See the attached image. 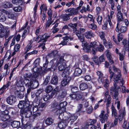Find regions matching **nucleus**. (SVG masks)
Masks as SVG:
<instances>
[{"instance_id":"1","label":"nucleus","mask_w":129,"mask_h":129,"mask_svg":"<svg viewBox=\"0 0 129 129\" xmlns=\"http://www.w3.org/2000/svg\"><path fill=\"white\" fill-rule=\"evenodd\" d=\"M83 49L85 52H88L90 51L91 48L92 49V53L95 54V51L102 52L104 50V47L99 42H91L89 44L84 42L82 44Z\"/></svg>"},{"instance_id":"2","label":"nucleus","mask_w":129,"mask_h":129,"mask_svg":"<svg viewBox=\"0 0 129 129\" xmlns=\"http://www.w3.org/2000/svg\"><path fill=\"white\" fill-rule=\"evenodd\" d=\"M58 67L59 70L60 71H63L62 74V76L63 77H65L66 76H68L70 73L69 68L67 67L65 63L64 62L63 59L60 58L58 61L57 64L52 65V68L53 70L56 69V66Z\"/></svg>"},{"instance_id":"3","label":"nucleus","mask_w":129,"mask_h":129,"mask_svg":"<svg viewBox=\"0 0 129 129\" xmlns=\"http://www.w3.org/2000/svg\"><path fill=\"white\" fill-rule=\"evenodd\" d=\"M113 69L115 72H117V73H116V76H115L113 78V81L115 83H118L119 82V80L121 82L120 84L121 86L122 91L123 93H125L126 92H128L129 91L128 90H125V88L124 86L123 85L124 83L122 79L121 78V75L120 74V70L118 69L115 67H113Z\"/></svg>"},{"instance_id":"4","label":"nucleus","mask_w":129,"mask_h":129,"mask_svg":"<svg viewBox=\"0 0 129 129\" xmlns=\"http://www.w3.org/2000/svg\"><path fill=\"white\" fill-rule=\"evenodd\" d=\"M67 104V103L66 101L61 102L59 104V106L60 109L57 110L55 113L56 114L59 115V118L60 119L62 120L63 119L64 114L66 113L65 112L66 109L65 107Z\"/></svg>"},{"instance_id":"5","label":"nucleus","mask_w":129,"mask_h":129,"mask_svg":"<svg viewBox=\"0 0 129 129\" xmlns=\"http://www.w3.org/2000/svg\"><path fill=\"white\" fill-rule=\"evenodd\" d=\"M48 61H47L46 59V63L44 64L43 69L44 70H43L42 67H41L37 69L36 70V68H34L33 70L35 72H39L41 75H44L45 73L50 71H53V69L52 68V66L51 68H47V67L48 65Z\"/></svg>"},{"instance_id":"6","label":"nucleus","mask_w":129,"mask_h":129,"mask_svg":"<svg viewBox=\"0 0 129 129\" xmlns=\"http://www.w3.org/2000/svg\"><path fill=\"white\" fill-rule=\"evenodd\" d=\"M10 34V30L8 28L6 27L3 28L2 27H0V38H2L5 36L6 38Z\"/></svg>"},{"instance_id":"7","label":"nucleus","mask_w":129,"mask_h":129,"mask_svg":"<svg viewBox=\"0 0 129 129\" xmlns=\"http://www.w3.org/2000/svg\"><path fill=\"white\" fill-rule=\"evenodd\" d=\"M120 88L119 87H117L116 84H114V87H111L110 89V92L113 95V98H116L118 95V90Z\"/></svg>"},{"instance_id":"8","label":"nucleus","mask_w":129,"mask_h":129,"mask_svg":"<svg viewBox=\"0 0 129 129\" xmlns=\"http://www.w3.org/2000/svg\"><path fill=\"white\" fill-rule=\"evenodd\" d=\"M86 94V93L84 92H76V91H74L73 92V100L75 101H78L82 98Z\"/></svg>"},{"instance_id":"9","label":"nucleus","mask_w":129,"mask_h":129,"mask_svg":"<svg viewBox=\"0 0 129 129\" xmlns=\"http://www.w3.org/2000/svg\"><path fill=\"white\" fill-rule=\"evenodd\" d=\"M108 108H107V113L104 115L105 112L102 110L101 111V114L100 115V119L102 123H105V121H107L109 117L108 114L109 113V111Z\"/></svg>"},{"instance_id":"10","label":"nucleus","mask_w":129,"mask_h":129,"mask_svg":"<svg viewBox=\"0 0 129 129\" xmlns=\"http://www.w3.org/2000/svg\"><path fill=\"white\" fill-rule=\"evenodd\" d=\"M26 102L25 103L24 101H20L18 105V107L20 109H23L28 107L29 105V101L26 100Z\"/></svg>"},{"instance_id":"11","label":"nucleus","mask_w":129,"mask_h":129,"mask_svg":"<svg viewBox=\"0 0 129 129\" xmlns=\"http://www.w3.org/2000/svg\"><path fill=\"white\" fill-rule=\"evenodd\" d=\"M16 97L13 95H10L6 99V101L8 104L12 105L16 101Z\"/></svg>"},{"instance_id":"12","label":"nucleus","mask_w":129,"mask_h":129,"mask_svg":"<svg viewBox=\"0 0 129 129\" xmlns=\"http://www.w3.org/2000/svg\"><path fill=\"white\" fill-rule=\"evenodd\" d=\"M21 113L24 115L26 118L29 117L32 113L31 111L28 107L22 110L21 111Z\"/></svg>"},{"instance_id":"13","label":"nucleus","mask_w":129,"mask_h":129,"mask_svg":"<svg viewBox=\"0 0 129 129\" xmlns=\"http://www.w3.org/2000/svg\"><path fill=\"white\" fill-rule=\"evenodd\" d=\"M96 120L95 119H88L87 121L86 125L84 127V129H88L89 125H93L96 123Z\"/></svg>"},{"instance_id":"14","label":"nucleus","mask_w":129,"mask_h":129,"mask_svg":"<svg viewBox=\"0 0 129 129\" xmlns=\"http://www.w3.org/2000/svg\"><path fill=\"white\" fill-rule=\"evenodd\" d=\"M125 114V107H123L121 108L119 111V114L118 116V119L120 121H121L123 119V117Z\"/></svg>"},{"instance_id":"15","label":"nucleus","mask_w":129,"mask_h":129,"mask_svg":"<svg viewBox=\"0 0 129 129\" xmlns=\"http://www.w3.org/2000/svg\"><path fill=\"white\" fill-rule=\"evenodd\" d=\"M50 36L48 35L47 34H44L42 36H41V38H40V40L38 41V42L41 41L42 40H44L43 43H42V45H45V42L49 38Z\"/></svg>"},{"instance_id":"16","label":"nucleus","mask_w":129,"mask_h":129,"mask_svg":"<svg viewBox=\"0 0 129 129\" xmlns=\"http://www.w3.org/2000/svg\"><path fill=\"white\" fill-rule=\"evenodd\" d=\"M114 14V12L111 11L110 12V15H107L106 17L107 21L109 22L110 26H112V24L111 21V19H112L113 18V15Z\"/></svg>"},{"instance_id":"17","label":"nucleus","mask_w":129,"mask_h":129,"mask_svg":"<svg viewBox=\"0 0 129 129\" xmlns=\"http://www.w3.org/2000/svg\"><path fill=\"white\" fill-rule=\"evenodd\" d=\"M63 79L61 83V86H66L71 79V78L68 76H66Z\"/></svg>"},{"instance_id":"18","label":"nucleus","mask_w":129,"mask_h":129,"mask_svg":"<svg viewBox=\"0 0 129 129\" xmlns=\"http://www.w3.org/2000/svg\"><path fill=\"white\" fill-rule=\"evenodd\" d=\"M100 80L103 84L104 87L107 89L109 86V80L106 78L104 77L102 78Z\"/></svg>"},{"instance_id":"19","label":"nucleus","mask_w":129,"mask_h":129,"mask_svg":"<svg viewBox=\"0 0 129 129\" xmlns=\"http://www.w3.org/2000/svg\"><path fill=\"white\" fill-rule=\"evenodd\" d=\"M105 54L109 60L110 63L111 64H112L114 63L112 59V57L111 53L108 50H107L105 52Z\"/></svg>"},{"instance_id":"20","label":"nucleus","mask_w":129,"mask_h":129,"mask_svg":"<svg viewBox=\"0 0 129 129\" xmlns=\"http://www.w3.org/2000/svg\"><path fill=\"white\" fill-rule=\"evenodd\" d=\"M32 82L33 81L31 79H25L23 81V82L25 84V86L27 87H31Z\"/></svg>"},{"instance_id":"21","label":"nucleus","mask_w":129,"mask_h":129,"mask_svg":"<svg viewBox=\"0 0 129 129\" xmlns=\"http://www.w3.org/2000/svg\"><path fill=\"white\" fill-rule=\"evenodd\" d=\"M67 121L66 120H62L61 122L58 123V127L60 128L65 127L67 125Z\"/></svg>"},{"instance_id":"22","label":"nucleus","mask_w":129,"mask_h":129,"mask_svg":"<svg viewBox=\"0 0 129 129\" xmlns=\"http://www.w3.org/2000/svg\"><path fill=\"white\" fill-rule=\"evenodd\" d=\"M11 52L10 50H7L4 58V59H5L6 61H8L11 58Z\"/></svg>"},{"instance_id":"23","label":"nucleus","mask_w":129,"mask_h":129,"mask_svg":"<svg viewBox=\"0 0 129 129\" xmlns=\"http://www.w3.org/2000/svg\"><path fill=\"white\" fill-rule=\"evenodd\" d=\"M11 125L13 127L17 128L20 126V123L19 121H14L11 122Z\"/></svg>"},{"instance_id":"24","label":"nucleus","mask_w":129,"mask_h":129,"mask_svg":"<svg viewBox=\"0 0 129 129\" xmlns=\"http://www.w3.org/2000/svg\"><path fill=\"white\" fill-rule=\"evenodd\" d=\"M11 83L10 81H8L7 82L6 84L4 85L0 89V90H1L3 91V92H4L6 88L8 89L9 87L11 85Z\"/></svg>"},{"instance_id":"25","label":"nucleus","mask_w":129,"mask_h":129,"mask_svg":"<svg viewBox=\"0 0 129 129\" xmlns=\"http://www.w3.org/2000/svg\"><path fill=\"white\" fill-rule=\"evenodd\" d=\"M88 86L87 84L85 83H83L79 85V88L81 90H83L87 89Z\"/></svg>"},{"instance_id":"26","label":"nucleus","mask_w":129,"mask_h":129,"mask_svg":"<svg viewBox=\"0 0 129 129\" xmlns=\"http://www.w3.org/2000/svg\"><path fill=\"white\" fill-rule=\"evenodd\" d=\"M10 116H7L0 114V119L3 121H6L10 119Z\"/></svg>"},{"instance_id":"27","label":"nucleus","mask_w":129,"mask_h":129,"mask_svg":"<svg viewBox=\"0 0 129 129\" xmlns=\"http://www.w3.org/2000/svg\"><path fill=\"white\" fill-rule=\"evenodd\" d=\"M86 38H90L93 37L94 34L91 31H88L86 32L84 34Z\"/></svg>"},{"instance_id":"28","label":"nucleus","mask_w":129,"mask_h":129,"mask_svg":"<svg viewBox=\"0 0 129 129\" xmlns=\"http://www.w3.org/2000/svg\"><path fill=\"white\" fill-rule=\"evenodd\" d=\"M82 72L81 70L79 68H76L75 70L74 74L75 76H79L81 75Z\"/></svg>"},{"instance_id":"29","label":"nucleus","mask_w":129,"mask_h":129,"mask_svg":"<svg viewBox=\"0 0 129 129\" xmlns=\"http://www.w3.org/2000/svg\"><path fill=\"white\" fill-rule=\"evenodd\" d=\"M103 44L106 47L108 48H112V44L110 42H107L105 39L103 40Z\"/></svg>"},{"instance_id":"30","label":"nucleus","mask_w":129,"mask_h":129,"mask_svg":"<svg viewBox=\"0 0 129 129\" xmlns=\"http://www.w3.org/2000/svg\"><path fill=\"white\" fill-rule=\"evenodd\" d=\"M63 41L61 42V43L59 44V45L62 44V45H66L67 44V42L68 41V40L70 37L66 36L65 37H63Z\"/></svg>"},{"instance_id":"31","label":"nucleus","mask_w":129,"mask_h":129,"mask_svg":"<svg viewBox=\"0 0 129 129\" xmlns=\"http://www.w3.org/2000/svg\"><path fill=\"white\" fill-rule=\"evenodd\" d=\"M32 109L34 112H35L38 110H42L40 109V108L38 106V105L35 104V103L33 104V106L32 107Z\"/></svg>"},{"instance_id":"32","label":"nucleus","mask_w":129,"mask_h":129,"mask_svg":"<svg viewBox=\"0 0 129 129\" xmlns=\"http://www.w3.org/2000/svg\"><path fill=\"white\" fill-rule=\"evenodd\" d=\"M54 120L51 118H48L45 121V123L48 125H51L54 122Z\"/></svg>"},{"instance_id":"33","label":"nucleus","mask_w":129,"mask_h":129,"mask_svg":"<svg viewBox=\"0 0 129 129\" xmlns=\"http://www.w3.org/2000/svg\"><path fill=\"white\" fill-rule=\"evenodd\" d=\"M3 5V7L5 8H9L12 7V5L9 2H4Z\"/></svg>"},{"instance_id":"34","label":"nucleus","mask_w":129,"mask_h":129,"mask_svg":"<svg viewBox=\"0 0 129 129\" xmlns=\"http://www.w3.org/2000/svg\"><path fill=\"white\" fill-rule=\"evenodd\" d=\"M40 9L41 10V13H42L43 10V12L45 13L47 10V8L45 5H42L40 7Z\"/></svg>"},{"instance_id":"35","label":"nucleus","mask_w":129,"mask_h":129,"mask_svg":"<svg viewBox=\"0 0 129 129\" xmlns=\"http://www.w3.org/2000/svg\"><path fill=\"white\" fill-rule=\"evenodd\" d=\"M67 94V92L65 91H64L62 92L59 95L58 97V99L61 100L62 99L65 98Z\"/></svg>"},{"instance_id":"36","label":"nucleus","mask_w":129,"mask_h":129,"mask_svg":"<svg viewBox=\"0 0 129 129\" xmlns=\"http://www.w3.org/2000/svg\"><path fill=\"white\" fill-rule=\"evenodd\" d=\"M117 17L118 20V23L119 21H122L123 19V17L122 14L121 12H118L117 14Z\"/></svg>"},{"instance_id":"37","label":"nucleus","mask_w":129,"mask_h":129,"mask_svg":"<svg viewBox=\"0 0 129 129\" xmlns=\"http://www.w3.org/2000/svg\"><path fill=\"white\" fill-rule=\"evenodd\" d=\"M70 16L69 15V14H65L62 15L61 16V17L63 21H67L70 19Z\"/></svg>"},{"instance_id":"38","label":"nucleus","mask_w":129,"mask_h":129,"mask_svg":"<svg viewBox=\"0 0 129 129\" xmlns=\"http://www.w3.org/2000/svg\"><path fill=\"white\" fill-rule=\"evenodd\" d=\"M111 98H108L105 99V100H104V102H107L106 104L107 108L110 106L111 103Z\"/></svg>"},{"instance_id":"39","label":"nucleus","mask_w":129,"mask_h":129,"mask_svg":"<svg viewBox=\"0 0 129 129\" xmlns=\"http://www.w3.org/2000/svg\"><path fill=\"white\" fill-rule=\"evenodd\" d=\"M51 82V84L56 85L57 84L58 82L57 77L56 76H54L52 79Z\"/></svg>"},{"instance_id":"40","label":"nucleus","mask_w":129,"mask_h":129,"mask_svg":"<svg viewBox=\"0 0 129 129\" xmlns=\"http://www.w3.org/2000/svg\"><path fill=\"white\" fill-rule=\"evenodd\" d=\"M47 13L48 16V19H49V20H50L51 19H52L53 14L52 11L51 9L49 8L48 9Z\"/></svg>"},{"instance_id":"41","label":"nucleus","mask_w":129,"mask_h":129,"mask_svg":"<svg viewBox=\"0 0 129 129\" xmlns=\"http://www.w3.org/2000/svg\"><path fill=\"white\" fill-rule=\"evenodd\" d=\"M39 85L38 81H33L31 85V87L33 89H35L37 88Z\"/></svg>"},{"instance_id":"42","label":"nucleus","mask_w":129,"mask_h":129,"mask_svg":"<svg viewBox=\"0 0 129 129\" xmlns=\"http://www.w3.org/2000/svg\"><path fill=\"white\" fill-rule=\"evenodd\" d=\"M6 20V17L2 12H0V21L4 22Z\"/></svg>"},{"instance_id":"43","label":"nucleus","mask_w":129,"mask_h":129,"mask_svg":"<svg viewBox=\"0 0 129 129\" xmlns=\"http://www.w3.org/2000/svg\"><path fill=\"white\" fill-rule=\"evenodd\" d=\"M119 59L120 61L123 60L124 57L125 55V51H124L122 53H119Z\"/></svg>"},{"instance_id":"44","label":"nucleus","mask_w":129,"mask_h":129,"mask_svg":"<svg viewBox=\"0 0 129 129\" xmlns=\"http://www.w3.org/2000/svg\"><path fill=\"white\" fill-rule=\"evenodd\" d=\"M53 89V88L52 86L51 85L48 86L46 88L45 90V91L47 93H49Z\"/></svg>"},{"instance_id":"45","label":"nucleus","mask_w":129,"mask_h":129,"mask_svg":"<svg viewBox=\"0 0 129 129\" xmlns=\"http://www.w3.org/2000/svg\"><path fill=\"white\" fill-rule=\"evenodd\" d=\"M98 17L96 18V20L99 25L101 24L102 21V18L101 16L99 15H97Z\"/></svg>"},{"instance_id":"46","label":"nucleus","mask_w":129,"mask_h":129,"mask_svg":"<svg viewBox=\"0 0 129 129\" xmlns=\"http://www.w3.org/2000/svg\"><path fill=\"white\" fill-rule=\"evenodd\" d=\"M88 17V22H89V23H91L92 22L93 23H94V19L93 18L92 15L90 14H89Z\"/></svg>"},{"instance_id":"47","label":"nucleus","mask_w":129,"mask_h":129,"mask_svg":"<svg viewBox=\"0 0 129 129\" xmlns=\"http://www.w3.org/2000/svg\"><path fill=\"white\" fill-rule=\"evenodd\" d=\"M40 58H38L36 59L35 61L34 62V63L35 64V66L33 68H36V70L37 69L39 68H37V67L38 65L39 64V63L40 61Z\"/></svg>"},{"instance_id":"48","label":"nucleus","mask_w":129,"mask_h":129,"mask_svg":"<svg viewBox=\"0 0 129 129\" xmlns=\"http://www.w3.org/2000/svg\"><path fill=\"white\" fill-rule=\"evenodd\" d=\"M112 115H114V117H117V113L116 112V109H115L114 106L113 105L112 106Z\"/></svg>"},{"instance_id":"49","label":"nucleus","mask_w":129,"mask_h":129,"mask_svg":"<svg viewBox=\"0 0 129 129\" xmlns=\"http://www.w3.org/2000/svg\"><path fill=\"white\" fill-rule=\"evenodd\" d=\"M12 2L13 4L16 5H21L22 3L21 0H12Z\"/></svg>"},{"instance_id":"50","label":"nucleus","mask_w":129,"mask_h":129,"mask_svg":"<svg viewBox=\"0 0 129 129\" xmlns=\"http://www.w3.org/2000/svg\"><path fill=\"white\" fill-rule=\"evenodd\" d=\"M104 95L105 96V99H107L111 98L110 95L109 94V92H108V89H107L105 91V92L103 93Z\"/></svg>"},{"instance_id":"51","label":"nucleus","mask_w":129,"mask_h":129,"mask_svg":"<svg viewBox=\"0 0 129 129\" xmlns=\"http://www.w3.org/2000/svg\"><path fill=\"white\" fill-rule=\"evenodd\" d=\"M88 27L94 30L97 27V26L94 23H91L88 25Z\"/></svg>"},{"instance_id":"52","label":"nucleus","mask_w":129,"mask_h":129,"mask_svg":"<svg viewBox=\"0 0 129 129\" xmlns=\"http://www.w3.org/2000/svg\"><path fill=\"white\" fill-rule=\"evenodd\" d=\"M41 115V113L40 112H36L32 116L34 119H35L36 118L39 117Z\"/></svg>"},{"instance_id":"53","label":"nucleus","mask_w":129,"mask_h":129,"mask_svg":"<svg viewBox=\"0 0 129 129\" xmlns=\"http://www.w3.org/2000/svg\"><path fill=\"white\" fill-rule=\"evenodd\" d=\"M76 35L78 37L79 39L82 42V44L84 42H85L84 41V37H81L80 36V35L79 34V35H78L77 32H76Z\"/></svg>"},{"instance_id":"54","label":"nucleus","mask_w":129,"mask_h":129,"mask_svg":"<svg viewBox=\"0 0 129 129\" xmlns=\"http://www.w3.org/2000/svg\"><path fill=\"white\" fill-rule=\"evenodd\" d=\"M50 99V95L48 94L47 93L43 96V99L45 101H46Z\"/></svg>"},{"instance_id":"55","label":"nucleus","mask_w":129,"mask_h":129,"mask_svg":"<svg viewBox=\"0 0 129 129\" xmlns=\"http://www.w3.org/2000/svg\"><path fill=\"white\" fill-rule=\"evenodd\" d=\"M9 112L8 110L5 109L4 111H2L0 112V114L7 116H10L9 115Z\"/></svg>"},{"instance_id":"56","label":"nucleus","mask_w":129,"mask_h":129,"mask_svg":"<svg viewBox=\"0 0 129 129\" xmlns=\"http://www.w3.org/2000/svg\"><path fill=\"white\" fill-rule=\"evenodd\" d=\"M99 35L101 38L103 40L105 39V33L103 31H100L99 32Z\"/></svg>"},{"instance_id":"57","label":"nucleus","mask_w":129,"mask_h":129,"mask_svg":"<svg viewBox=\"0 0 129 129\" xmlns=\"http://www.w3.org/2000/svg\"><path fill=\"white\" fill-rule=\"evenodd\" d=\"M127 30V28L126 26H122L120 29V31L121 33H124Z\"/></svg>"},{"instance_id":"58","label":"nucleus","mask_w":129,"mask_h":129,"mask_svg":"<svg viewBox=\"0 0 129 129\" xmlns=\"http://www.w3.org/2000/svg\"><path fill=\"white\" fill-rule=\"evenodd\" d=\"M9 66L8 64H6L4 67V69L6 70V71L7 73H9L10 70L9 69Z\"/></svg>"},{"instance_id":"59","label":"nucleus","mask_w":129,"mask_h":129,"mask_svg":"<svg viewBox=\"0 0 129 129\" xmlns=\"http://www.w3.org/2000/svg\"><path fill=\"white\" fill-rule=\"evenodd\" d=\"M123 36L121 34H119L117 35V40L119 43L123 39Z\"/></svg>"},{"instance_id":"60","label":"nucleus","mask_w":129,"mask_h":129,"mask_svg":"<svg viewBox=\"0 0 129 129\" xmlns=\"http://www.w3.org/2000/svg\"><path fill=\"white\" fill-rule=\"evenodd\" d=\"M80 9V7H78L76 9L73 8V14L76 15L78 13V10Z\"/></svg>"},{"instance_id":"61","label":"nucleus","mask_w":129,"mask_h":129,"mask_svg":"<svg viewBox=\"0 0 129 129\" xmlns=\"http://www.w3.org/2000/svg\"><path fill=\"white\" fill-rule=\"evenodd\" d=\"M13 9L16 12H20L22 10V8L20 6L15 7L13 8Z\"/></svg>"},{"instance_id":"62","label":"nucleus","mask_w":129,"mask_h":129,"mask_svg":"<svg viewBox=\"0 0 129 129\" xmlns=\"http://www.w3.org/2000/svg\"><path fill=\"white\" fill-rule=\"evenodd\" d=\"M20 47V45L19 44H17L14 46V50L16 51H18Z\"/></svg>"},{"instance_id":"63","label":"nucleus","mask_w":129,"mask_h":129,"mask_svg":"<svg viewBox=\"0 0 129 129\" xmlns=\"http://www.w3.org/2000/svg\"><path fill=\"white\" fill-rule=\"evenodd\" d=\"M13 38L16 40L17 42H18L20 40L21 35L19 34H18L16 36H14Z\"/></svg>"},{"instance_id":"64","label":"nucleus","mask_w":129,"mask_h":129,"mask_svg":"<svg viewBox=\"0 0 129 129\" xmlns=\"http://www.w3.org/2000/svg\"><path fill=\"white\" fill-rule=\"evenodd\" d=\"M65 12H69L70 13L68 14L69 15L71 16L72 15L73 13V8H70L66 10Z\"/></svg>"}]
</instances>
